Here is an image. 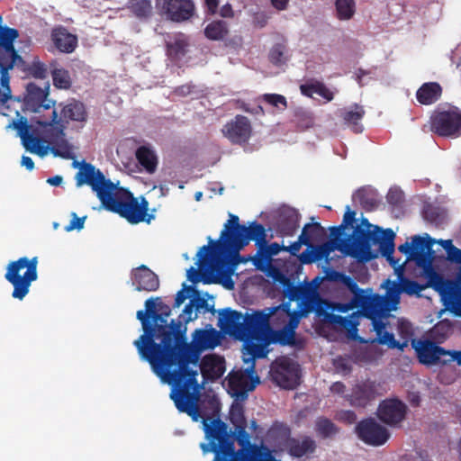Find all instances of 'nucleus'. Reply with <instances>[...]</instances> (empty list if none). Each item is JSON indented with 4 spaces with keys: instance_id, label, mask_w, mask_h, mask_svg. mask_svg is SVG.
Masks as SVG:
<instances>
[{
    "instance_id": "obj_64",
    "label": "nucleus",
    "mask_w": 461,
    "mask_h": 461,
    "mask_svg": "<svg viewBox=\"0 0 461 461\" xmlns=\"http://www.w3.org/2000/svg\"><path fill=\"white\" fill-rule=\"evenodd\" d=\"M388 203L397 206L403 201V193L398 188H391L386 195Z\"/></svg>"
},
{
    "instance_id": "obj_2",
    "label": "nucleus",
    "mask_w": 461,
    "mask_h": 461,
    "mask_svg": "<svg viewBox=\"0 0 461 461\" xmlns=\"http://www.w3.org/2000/svg\"><path fill=\"white\" fill-rule=\"evenodd\" d=\"M75 179L77 186L89 185L105 210L118 213L131 224L142 221L149 223L155 218L153 214L148 213L149 202L144 197L139 203L132 193L107 179L91 163L83 161Z\"/></svg>"
},
{
    "instance_id": "obj_54",
    "label": "nucleus",
    "mask_w": 461,
    "mask_h": 461,
    "mask_svg": "<svg viewBox=\"0 0 461 461\" xmlns=\"http://www.w3.org/2000/svg\"><path fill=\"white\" fill-rule=\"evenodd\" d=\"M27 72L30 76L38 79H45L48 77V68L40 60H33L27 68Z\"/></svg>"
},
{
    "instance_id": "obj_39",
    "label": "nucleus",
    "mask_w": 461,
    "mask_h": 461,
    "mask_svg": "<svg viewBox=\"0 0 461 461\" xmlns=\"http://www.w3.org/2000/svg\"><path fill=\"white\" fill-rule=\"evenodd\" d=\"M229 33L228 24L225 21H213L207 24L204 29V35L212 41L223 40Z\"/></svg>"
},
{
    "instance_id": "obj_40",
    "label": "nucleus",
    "mask_w": 461,
    "mask_h": 461,
    "mask_svg": "<svg viewBox=\"0 0 461 461\" xmlns=\"http://www.w3.org/2000/svg\"><path fill=\"white\" fill-rule=\"evenodd\" d=\"M188 45V41L185 35H177L172 42L167 43V54L172 59H180L186 54Z\"/></svg>"
},
{
    "instance_id": "obj_29",
    "label": "nucleus",
    "mask_w": 461,
    "mask_h": 461,
    "mask_svg": "<svg viewBox=\"0 0 461 461\" xmlns=\"http://www.w3.org/2000/svg\"><path fill=\"white\" fill-rule=\"evenodd\" d=\"M434 244L432 240L428 234L425 237L415 235L412 237V259H414L417 265H422V263L431 260L429 254Z\"/></svg>"
},
{
    "instance_id": "obj_58",
    "label": "nucleus",
    "mask_w": 461,
    "mask_h": 461,
    "mask_svg": "<svg viewBox=\"0 0 461 461\" xmlns=\"http://www.w3.org/2000/svg\"><path fill=\"white\" fill-rule=\"evenodd\" d=\"M340 283L350 291L352 297H360L366 292L358 286L354 278L346 274Z\"/></svg>"
},
{
    "instance_id": "obj_55",
    "label": "nucleus",
    "mask_w": 461,
    "mask_h": 461,
    "mask_svg": "<svg viewBox=\"0 0 461 461\" xmlns=\"http://www.w3.org/2000/svg\"><path fill=\"white\" fill-rule=\"evenodd\" d=\"M262 99L271 106L285 110L287 108L286 98L279 94H265Z\"/></svg>"
},
{
    "instance_id": "obj_44",
    "label": "nucleus",
    "mask_w": 461,
    "mask_h": 461,
    "mask_svg": "<svg viewBox=\"0 0 461 461\" xmlns=\"http://www.w3.org/2000/svg\"><path fill=\"white\" fill-rule=\"evenodd\" d=\"M0 61V104H5L11 98V89L9 86L8 68Z\"/></svg>"
},
{
    "instance_id": "obj_31",
    "label": "nucleus",
    "mask_w": 461,
    "mask_h": 461,
    "mask_svg": "<svg viewBox=\"0 0 461 461\" xmlns=\"http://www.w3.org/2000/svg\"><path fill=\"white\" fill-rule=\"evenodd\" d=\"M418 266L422 268L423 275L427 278V282L423 284L425 289L431 287L437 292L443 293L447 287V281L442 275L436 271L432 265V259Z\"/></svg>"
},
{
    "instance_id": "obj_23",
    "label": "nucleus",
    "mask_w": 461,
    "mask_h": 461,
    "mask_svg": "<svg viewBox=\"0 0 461 461\" xmlns=\"http://www.w3.org/2000/svg\"><path fill=\"white\" fill-rule=\"evenodd\" d=\"M376 397V390L373 382H365L357 384L347 399L352 406L366 407L371 401Z\"/></svg>"
},
{
    "instance_id": "obj_62",
    "label": "nucleus",
    "mask_w": 461,
    "mask_h": 461,
    "mask_svg": "<svg viewBox=\"0 0 461 461\" xmlns=\"http://www.w3.org/2000/svg\"><path fill=\"white\" fill-rule=\"evenodd\" d=\"M302 245L311 247V244H309V240L305 238L304 234H300L298 240L294 241L290 246H285L284 251H287L291 255L296 256L300 251Z\"/></svg>"
},
{
    "instance_id": "obj_46",
    "label": "nucleus",
    "mask_w": 461,
    "mask_h": 461,
    "mask_svg": "<svg viewBox=\"0 0 461 461\" xmlns=\"http://www.w3.org/2000/svg\"><path fill=\"white\" fill-rule=\"evenodd\" d=\"M51 76L53 80V85L57 88L60 89H68L71 86V78L69 72L63 68H53L51 70Z\"/></svg>"
},
{
    "instance_id": "obj_48",
    "label": "nucleus",
    "mask_w": 461,
    "mask_h": 461,
    "mask_svg": "<svg viewBox=\"0 0 461 461\" xmlns=\"http://www.w3.org/2000/svg\"><path fill=\"white\" fill-rule=\"evenodd\" d=\"M432 336L438 341H443L453 332V325L448 320L438 321L432 329Z\"/></svg>"
},
{
    "instance_id": "obj_11",
    "label": "nucleus",
    "mask_w": 461,
    "mask_h": 461,
    "mask_svg": "<svg viewBox=\"0 0 461 461\" xmlns=\"http://www.w3.org/2000/svg\"><path fill=\"white\" fill-rule=\"evenodd\" d=\"M356 431L362 441L371 446L384 445L390 437L387 429L372 418L358 422Z\"/></svg>"
},
{
    "instance_id": "obj_49",
    "label": "nucleus",
    "mask_w": 461,
    "mask_h": 461,
    "mask_svg": "<svg viewBox=\"0 0 461 461\" xmlns=\"http://www.w3.org/2000/svg\"><path fill=\"white\" fill-rule=\"evenodd\" d=\"M283 284L285 285V294L290 301H298L306 295V290L301 285H295L288 278H285Z\"/></svg>"
},
{
    "instance_id": "obj_22",
    "label": "nucleus",
    "mask_w": 461,
    "mask_h": 461,
    "mask_svg": "<svg viewBox=\"0 0 461 461\" xmlns=\"http://www.w3.org/2000/svg\"><path fill=\"white\" fill-rule=\"evenodd\" d=\"M300 215L295 209L283 208L276 221V230L281 236H293L299 228Z\"/></svg>"
},
{
    "instance_id": "obj_1",
    "label": "nucleus",
    "mask_w": 461,
    "mask_h": 461,
    "mask_svg": "<svg viewBox=\"0 0 461 461\" xmlns=\"http://www.w3.org/2000/svg\"><path fill=\"white\" fill-rule=\"evenodd\" d=\"M186 328L182 333H168L166 337V350L157 376L163 383L172 386L170 398L176 409L197 421L200 413L197 370L190 367L199 362L201 353L205 349H213L220 344L221 335L215 329H198L193 333L192 342L186 339Z\"/></svg>"
},
{
    "instance_id": "obj_61",
    "label": "nucleus",
    "mask_w": 461,
    "mask_h": 461,
    "mask_svg": "<svg viewBox=\"0 0 461 461\" xmlns=\"http://www.w3.org/2000/svg\"><path fill=\"white\" fill-rule=\"evenodd\" d=\"M184 287L180 291L176 293L175 303H174V308H178L180 305L190 297L189 293L197 294V290H195L192 285H186L185 284L183 285Z\"/></svg>"
},
{
    "instance_id": "obj_24",
    "label": "nucleus",
    "mask_w": 461,
    "mask_h": 461,
    "mask_svg": "<svg viewBox=\"0 0 461 461\" xmlns=\"http://www.w3.org/2000/svg\"><path fill=\"white\" fill-rule=\"evenodd\" d=\"M50 36L54 46L62 53H72L77 46V35L70 33L64 26L54 27Z\"/></svg>"
},
{
    "instance_id": "obj_18",
    "label": "nucleus",
    "mask_w": 461,
    "mask_h": 461,
    "mask_svg": "<svg viewBox=\"0 0 461 461\" xmlns=\"http://www.w3.org/2000/svg\"><path fill=\"white\" fill-rule=\"evenodd\" d=\"M272 316H267L262 321V335L259 338L245 337L243 340L248 341L247 350L251 359L263 358L267 357V347L271 344L269 339V321Z\"/></svg>"
},
{
    "instance_id": "obj_37",
    "label": "nucleus",
    "mask_w": 461,
    "mask_h": 461,
    "mask_svg": "<svg viewBox=\"0 0 461 461\" xmlns=\"http://www.w3.org/2000/svg\"><path fill=\"white\" fill-rule=\"evenodd\" d=\"M3 18L0 15V48L6 53L14 57L17 56V52L14 46V41L19 37V32L16 29L3 26Z\"/></svg>"
},
{
    "instance_id": "obj_35",
    "label": "nucleus",
    "mask_w": 461,
    "mask_h": 461,
    "mask_svg": "<svg viewBox=\"0 0 461 461\" xmlns=\"http://www.w3.org/2000/svg\"><path fill=\"white\" fill-rule=\"evenodd\" d=\"M267 438L276 445H282L285 448L291 437V429L284 422L275 421L267 433Z\"/></svg>"
},
{
    "instance_id": "obj_33",
    "label": "nucleus",
    "mask_w": 461,
    "mask_h": 461,
    "mask_svg": "<svg viewBox=\"0 0 461 461\" xmlns=\"http://www.w3.org/2000/svg\"><path fill=\"white\" fill-rule=\"evenodd\" d=\"M135 157L139 164L149 174L156 171L158 157L150 145L139 147L135 151Z\"/></svg>"
},
{
    "instance_id": "obj_16",
    "label": "nucleus",
    "mask_w": 461,
    "mask_h": 461,
    "mask_svg": "<svg viewBox=\"0 0 461 461\" xmlns=\"http://www.w3.org/2000/svg\"><path fill=\"white\" fill-rule=\"evenodd\" d=\"M13 126L17 130L23 145L27 151L39 156H44L47 153V147L41 145L42 140L34 135L36 130L28 124L26 118L21 117L18 121H14Z\"/></svg>"
},
{
    "instance_id": "obj_28",
    "label": "nucleus",
    "mask_w": 461,
    "mask_h": 461,
    "mask_svg": "<svg viewBox=\"0 0 461 461\" xmlns=\"http://www.w3.org/2000/svg\"><path fill=\"white\" fill-rule=\"evenodd\" d=\"M258 252L253 258V264L260 270H264L270 265L273 256H276L279 254V252L285 250V245H279L276 242L267 244V240L260 243V245H258Z\"/></svg>"
},
{
    "instance_id": "obj_51",
    "label": "nucleus",
    "mask_w": 461,
    "mask_h": 461,
    "mask_svg": "<svg viewBox=\"0 0 461 461\" xmlns=\"http://www.w3.org/2000/svg\"><path fill=\"white\" fill-rule=\"evenodd\" d=\"M423 216L426 221L436 225L441 224L444 221V214L439 208L427 204L423 209Z\"/></svg>"
},
{
    "instance_id": "obj_43",
    "label": "nucleus",
    "mask_w": 461,
    "mask_h": 461,
    "mask_svg": "<svg viewBox=\"0 0 461 461\" xmlns=\"http://www.w3.org/2000/svg\"><path fill=\"white\" fill-rule=\"evenodd\" d=\"M301 234H304L311 244L312 241H321L326 236V230L321 223L313 222L305 224Z\"/></svg>"
},
{
    "instance_id": "obj_45",
    "label": "nucleus",
    "mask_w": 461,
    "mask_h": 461,
    "mask_svg": "<svg viewBox=\"0 0 461 461\" xmlns=\"http://www.w3.org/2000/svg\"><path fill=\"white\" fill-rule=\"evenodd\" d=\"M335 7L339 20H349L356 12L355 0H336Z\"/></svg>"
},
{
    "instance_id": "obj_38",
    "label": "nucleus",
    "mask_w": 461,
    "mask_h": 461,
    "mask_svg": "<svg viewBox=\"0 0 461 461\" xmlns=\"http://www.w3.org/2000/svg\"><path fill=\"white\" fill-rule=\"evenodd\" d=\"M358 316L359 312H357L348 316H340L331 313L329 314L327 318L331 324L339 326L350 332L357 330L358 325Z\"/></svg>"
},
{
    "instance_id": "obj_36",
    "label": "nucleus",
    "mask_w": 461,
    "mask_h": 461,
    "mask_svg": "<svg viewBox=\"0 0 461 461\" xmlns=\"http://www.w3.org/2000/svg\"><path fill=\"white\" fill-rule=\"evenodd\" d=\"M302 95L307 97H312L313 94L324 98L327 102H330L334 98V94L325 86L324 83L312 80L300 86Z\"/></svg>"
},
{
    "instance_id": "obj_5",
    "label": "nucleus",
    "mask_w": 461,
    "mask_h": 461,
    "mask_svg": "<svg viewBox=\"0 0 461 461\" xmlns=\"http://www.w3.org/2000/svg\"><path fill=\"white\" fill-rule=\"evenodd\" d=\"M287 306L265 308L251 314L242 315L241 312L226 308L219 312L218 326L226 334L240 340L245 337L259 338L262 335V321L267 316H273L276 312H286Z\"/></svg>"
},
{
    "instance_id": "obj_57",
    "label": "nucleus",
    "mask_w": 461,
    "mask_h": 461,
    "mask_svg": "<svg viewBox=\"0 0 461 461\" xmlns=\"http://www.w3.org/2000/svg\"><path fill=\"white\" fill-rule=\"evenodd\" d=\"M335 246L332 242H325L314 247L316 261L322 259L328 260L330 253L334 250Z\"/></svg>"
},
{
    "instance_id": "obj_34",
    "label": "nucleus",
    "mask_w": 461,
    "mask_h": 461,
    "mask_svg": "<svg viewBox=\"0 0 461 461\" xmlns=\"http://www.w3.org/2000/svg\"><path fill=\"white\" fill-rule=\"evenodd\" d=\"M385 288V295L383 296L385 300L388 311L395 310L401 301V294L402 288L400 280L392 281L386 279L382 285Z\"/></svg>"
},
{
    "instance_id": "obj_32",
    "label": "nucleus",
    "mask_w": 461,
    "mask_h": 461,
    "mask_svg": "<svg viewBox=\"0 0 461 461\" xmlns=\"http://www.w3.org/2000/svg\"><path fill=\"white\" fill-rule=\"evenodd\" d=\"M442 95V87L437 82L424 83L416 92L417 101L424 105L437 102Z\"/></svg>"
},
{
    "instance_id": "obj_42",
    "label": "nucleus",
    "mask_w": 461,
    "mask_h": 461,
    "mask_svg": "<svg viewBox=\"0 0 461 461\" xmlns=\"http://www.w3.org/2000/svg\"><path fill=\"white\" fill-rule=\"evenodd\" d=\"M128 8L138 18H147L152 13L151 0H130Z\"/></svg>"
},
{
    "instance_id": "obj_25",
    "label": "nucleus",
    "mask_w": 461,
    "mask_h": 461,
    "mask_svg": "<svg viewBox=\"0 0 461 461\" xmlns=\"http://www.w3.org/2000/svg\"><path fill=\"white\" fill-rule=\"evenodd\" d=\"M317 445L310 436H302L301 438H292L288 440L285 449L293 457H303V456L313 454Z\"/></svg>"
},
{
    "instance_id": "obj_21",
    "label": "nucleus",
    "mask_w": 461,
    "mask_h": 461,
    "mask_svg": "<svg viewBox=\"0 0 461 461\" xmlns=\"http://www.w3.org/2000/svg\"><path fill=\"white\" fill-rule=\"evenodd\" d=\"M200 370L205 381H216L225 372V361L214 354L204 356L200 363Z\"/></svg>"
},
{
    "instance_id": "obj_3",
    "label": "nucleus",
    "mask_w": 461,
    "mask_h": 461,
    "mask_svg": "<svg viewBox=\"0 0 461 461\" xmlns=\"http://www.w3.org/2000/svg\"><path fill=\"white\" fill-rule=\"evenodd\" d=\"M266 238V229L262 224L252 221L249 227H246L240 224L237 215L230 213V219L225 222L221 232L220 239L215 241L209 237V245L203 246L198 251L197 257L201 263L208 262L209 256L214 252L230 253L240 257V251L250 240H254L258 246L265 242Z\"/></svg>"
},
{
    "instance_id": "obj_6",
    "label": "nucleus",
    "mask_w": 461,
    "mask_h": 461,
    "mask_svg": "<svg viewBox=\"0 0 461 461\" xmlns=\"http://www.w3.org/2000/svg\"><path fill=\"white\" fill-rule=\"evenodd\" d=\"M147 309L137 312V319L141 322L143 334L133 342L140 357L148 361L157 375L166 348V337L172 331L164 325L150 322Z\"/></svg>"
},
{
    "instance_id": "obj_17",
    "label": "nucleus",
    "mask_w": 461,
    "mask_h": 461,
    "mask_svg": "<svg viewBox=\"0 0 461 461\" xmlns=\"http://www.w3.org/2000/svg\"><path fill=\"white\" fill-rule=\"evenodd\" d=\"M358 309L359 314L366 318L383 317L388 311L383 296L366 292L358 297Z\"/></svg>"
},
{
    "instance_id": "obj_13",
    "label": "nucleus",
    "mask_w": 461,
    "mask_h": 461,
    "mask_svg": "<svg viewBox=\"0 0 461 461\" xmlns=\"http://www.w3.org/2000/svg\"><path fill=\"white\" fill-rule=\"evenodd\" d=\"M221 132L232 144L242 145L251 137V122L246 116L238 114L223 126Z\"/></svg>"
},
{
    "instance_id": "obj_19",
    "label": "nucleus",
    "mask_w": 461,
    "mask_h": 461,
    "mask_svg": "<svg viewBox=\"0 0 461 461\" xmlns=\"http://www.w3.org/2000/svg\"><path fill=\"white\" fill-rule=\"evenodd\" d=\"M131 279L132 285L140 292H153L159 287L158 276L145 265L132 269Z\"/></svg>"
},
{
    "instance_id": "obj_10",
    "label": "nucleus",
    "mask_w": 461,
    "mask_h": 461,
    "mask_svg": "<svg viewBox=\"0 0 461 461\" xmlns=\"http://www.w3.org/2000/svg\"><path fill=\"white\" fill-rule=\"evenodd\" d=\"M300 366L288 359L276 361L271 369L273 381L284 389H294L300 384Z\"/></svg>"
},
{
    "instance_id": "obj_41",
    "label": "nucleus",
    "mask_w": 461,
    "mask_h": 461,
    "mask_svg": "<svg viewBox=\"0 0 461 461\" xmlns=\"http://www.w3.org/2000/svg\"><path fill=\"white\" fill-rule=\"evenodd\" d=\"M315 430L322 438H328L334 437L339 431V429L330 419L319 417L315 422Z\"/></svg>"
},
{
    "instance_id": "obj_4",
    "label": "nucleus",
    "mask_w": 461,
    "mask_h": 461,
    "mask_svg": "<svg viewBox=\"0 0 461 461\" xmlns=\"http://www.w3.org/2000/svg\"><path fill=\"white\" fill-rule=\"evenodd\" d=\"M395 233L392 229L383 230L375 226V230H365L357 226L351 236L339 240L338 249L345 255L358 262H368L377 257L371 249V244L378 245L381 255L395 267L398 261L393 258Z\"/></svg>"
},
{
    "instance_id": "obj_14",
    "label": "nucleus",
    "mask_w": 461,
    "mask_h": 461,
    "mask_svg": "<svg viewBox=\"0 0 461 461\" xmlns=\"http://www.w3.org/2000/svg\"><path fill=\"white\" fill-rule=\"evenodd\" d=\"M49 83H46L44 88L38 86L34 83H29L26 86V95L24 97V110L32 113H41L42 110H49L54 106L55 102L48 98Z\"/></svg>"
},
{
    "instance_id": "obj_52",
    "label": "nucleus",
    "mask_w": 461,
    "mask_h": 461,
    "mask_svg": "<svg viewBox=\"0 0 461 461\" xmlns=\"http://www.w3.org/2000/svg\"><path fill=\"white\" fill-rule=\"evenodd\" d=\"M230 420L235 429H240V426L247 428V420L244 416L242 406L232 405L230 411Z\"/></svg>"
},
{
    "instance_id": "obj_53",
    "label": "nucleus",
    "mask_w": 461,
    "mask_h": 461,
    "mask_svg": "<svg viewBox=\"0 0 461 461\" xmlns=\"http://www.w3.org/2000/svg\"><path fill=\"white\" fill-rule=\"evenodd\" d=\"M285 47L282 44H276L269 52V60L276 66H281L286 63L287 58L285 56Z\"/></svg>"
},
{
    "instance_id": "obj_30",
    "label": "nucleus",
    "mask_w": 461,
    "mask_h": 461,
    "mask_svg": "<svg viewBox=\"0 0 461 461\" xmlns=\"http://www.w3.org/2000/svg\"><path fill=\"white\" fill-rule=\"evenodd\" d=\"M145 308L148 311L149 317L151 319V323H154L155 325H164L167 330L174 332V335L176 336L178 333H182V321L172 320L170 323L167 324V318L163 313L157 312L156 304L152 298H149L145 302Z\"/></svg>"
},
{
    "instance_id": "obj_27",
    "label": "nucleus",
    "mask_w": 461,
    "mask_h": 461,
    "mask_svg": "<svg viewBox=\"0 0 461 461\" xmlns=\"http://www.w3.org/2000/svg\"><path fill=\"white\" fill-rule=\"evenodd\" d=\"M366 114L364 107L358 104H354L349 107L340 110V117L345 125L351 129L355 133H361L364 127L361 123Z\"/></svg>"
},
{
    "instance_id": "obj_63",
    "label": "nucleus",
    "mask_w": 461,
    "mask_h": 461,
    "mask_svg": "<svg viewBox=\"0 0 461 461\" xmlns=\"http://www.w3.org/2000/svg\"><path fill=\"white\" fill-rule=\"evenodd\" d=\"M194 303L189 301V303L185 306L182 313L178 317V321H182V323H188L191 321H194L197 318V312L194 313Z\"/></svg>"
},
{
    "instance_id": "obj_47",
    "label": "nucleus",
    "mask_w": 461,
    "mask_h": 461,
    "mask_svg": "<svg viewBox=\"0 0 461 461\" xmlns=\"http://www.w3.org/2000/svg\"><path fill=\"white\" fill-rule=\"evenodd\" d=\"M280 307L287 306L288 310L285 312L283 311L276 312L272 317L271 321H274V319L276 317L277 319H280L281 317L283 319H285L289 317V322L285 326L287 329H290L294 331H295L296 328L298 327L299 321H300V314L296 312H291L290 305L288 303L280 304Z\"/></svg>"
},
{
    "instance_id": "obj_12",
    "label": "nucleus",
    "mask_w": 461,
    "mask_h": 461,
    "mask_svg": "<svg viewBox=\"0 0 461 461\" xmlns=\"http://www.w3.org/2000/svg\"><path fill=\"white\" fill-rule=\"evenodd\" d=\"M407 405L396 398L385 399L379 403L377 417L384 423L396 427L405 419Z\"/></svg>"
},
{
    "instance_id": "obj_15",
    "label": "nucleus",
    "mask_w": 461,
    "mask_h": 461,
    "mask_svg": "<svg viewBox=\"0 0 461 461\" xmlns=\"http://www.w3.org/2000/svg\"><path fill=\"white\" fill-rule=\"evenodd\" d=\"M157 4L173 22H185L194 14L195 7L192 0H157Z\"/></svg>"
},
{
    "instance_id": "obj_20",
    "label": "nucleus",
    "mask_w": 461,
    "mask_h": 461,
    "mask_svg": "<svg viewBox=\"0 0 461 461\" xmlns=\"http://www.w3.org/2000/svg\"><path fill=\"white\" fill-rule=\"evenodd\" d=\"M419 360L426 365L443 364L447 350L435 342L426 340L416 348Z\"/></svg>"
},
{
    "instance_id": "obj_7",
    "label": "nucleus",
    "mask_w": 461,
    "mask_h": 461,
    "mask_svg": "<svg viewBox=\"0 0 461 461\" xmlns=\"http://www.w3.org/2000/svg\"><path fill=\"white\" fill-rule=\"evenodd\" d=\"M37 267V257H22L8 263L5 278L14 287V299L23 300L29 294L32 283L38 279Z\"/></svg>"
},
{
    "instance_id": "obj_26",
    "label": "nucleus",
    "mask_w": 461,
    "mask_h": 461,
    "mask_svg": "<svg viewBox=\"0 0 461 461\" xmlns=\"http://www.w3.org/2000/svg\"><path fill=\"white\" fill-rule=\"evenodd\" d=\"M272 321H269V323ZM269 339L271 343L279 344L281 346H290L297 349L304 347L303 339L297 338L295 331L283 327L280 330H274L269 324Z\"/></svg>"
},
{
    "instance_id": "obj_59",
    "label": "nucleus",
    "mask_w": 461,
    "mask_h": 461,
    "mask_svg": "<svg viewBox=\"0 0 461 461\" xmlns=\"http://www.w3.org/2000/svg\"><path fill=\"white\" fill-rule=\"evenodd\" d=\"M377 340L382 345H387L390 348H402L399 341L394 339V335L391 332L384 330L381 335L377 336Z\"/></svg>"
},
{
    "instance_id": "obj_50",
    "label": "nucleus",
    "mask_w": 461,
    "mask_h": 461,
    "mask_svg": "<svg viewBox=\"0 0 461 461\" xmlns=\"http://www.w3.org/2000/svg\"><path fill=\"white\" fill-rule=\"evenodd\" d=\"M399 279L402 285V293L408 295H417L420 296V292L425 290V286L423 285L419 284L416 281L404 278L402 275L399 276Z\"/></svg>"
},
{
    "instance_id": "obj_9",
    "label": "nucleus",
    "mask_w": 461,
    "mask_h": 461,
    "mask_svg": "<svg viewBox=\"0 0 461 461\" xmlns=\"http://www.w3.org/2000/svg\"><path fill=\"white\" fill-rule=\"evenodd\" d=\"M430 131L447 138H458L461 136V110L451 106L447 110L436 109L429 120Z\"/></svg>"
},
{
    "instance_id": "obj_8",
    "label": "nucleus",
    "mask_w": 461,
    "mask_h": 461,
    "mask_svg": "<svg viewBox=\"0 0 461 461\" xmlns=\"http://www.w3.org/2000/svg\"><path fill=\"white\" fill-rule=\"evenodd\" d=\"M87 120V112L85 104L77 100H71L63 105L60 111V117L58 118V113L55 109L51 112L50 120L37 121L41 126H50L56 131L58 137H64V130L70 121L77 122H85Z\"/></svg>"
},
{
    "instance_id": "obj_56",
    "label": "nucleus",
    "mask_w": 461,
    "mask_h": 461,
    "mask_svg": "<svg viewBox=\"0 0 461 461\" xmlns=\"http://www.w3.org/2000/svg\"><path fill=\"white\" fill-rule=\"evenodd\" d=\"M230 386L233 391V394L237 399L244 400L248 396L247 384H243L240 378L232 377L229 381Z\"/></svg>"
},
{
    "instance_id": "obj_60",
    "label": "nucleus",
    "mask_w": 461,
    "mask_h": 461,
    "mask_svg": "<svg viewBox=\"0 0 461 461\" xmlns=\"http://www.w3.org/2000/svg\"><path fill=\"white\" fill-rule=\"evenodd\" d=\"M330 308L332 311L348 312L355 308H358V297H352L347 303H332Z\"/></svg>"
}]
</instances>
